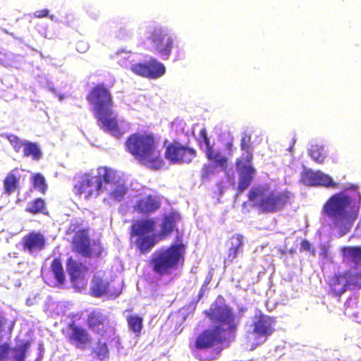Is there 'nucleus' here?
<instances>
[{
	"mask_svg": "<svg viewBox=\"0 0 361 361\" xmlns=\"http://www.w3.org/2000/svg\"><path fill=\"white\" fill-rule=\"evenodd\" d=\"M76 47H77V50L81 53L85 52L87 51V49H88L87 44L82 41L78 42L77 43Z\"/></svg>",
	"mask_w": 361,
	"mask_h": 361,
	"instance_id": "nucleus-45",
	"label": "nucleus"
},
{
	"mask_svg": "<svg viewBox=\"0 0 361 361\" xmlns=\"http://www.w3.org/2000/svg\"><path fill=\"white\" fill-rule=\"evenodd\" d=\"M350 188L357 190V186H355V185H352V186H350Z\"/></svg>",
	"mask_w": 361,
	"mask_h": 361,
	"instance_id": "nucleus-55",
	"label": "nucleus"
},
{
	"mask_svg": "<svg viewBox=\"0 0 361 361\" xmlns=\"http://www.w3.org/2000/svg\"><path fill=\"white\" fill-rule=\"evenodd\" d=\"M6 139L10 142L16 152H18L22 147H23L25 142L21 141L19 137L13 134L6 135Z\"/></svg>",
	"mask_w": 361,
	"mask_h": 361,
	"instance_id": "nucleus-40",
	"label": "nucleus"
},
{
	"mask_svg": "<svg viewBox=\"0 0 361 361\" xmlns=\"http://www.w3.org/2000/svg\"><path fill=\"white\" fill-rule=\"evenodd\" d=\"M23 155L26 157H31L33 160H39L42 157V152L36 143L25 142Z\"/></svg>",
	"mask_w": 361,
	"mask_h": 361,
	"instance_id": "nucleus-31",
	"label": "nucleus"
},
{
	"mask_svg": "<svg viewBox=\"0 0 361 361\" xmlns=\"http://www.w3.org/2000/svg\"><path fill=\"white\" fill-rule=\"evenodd\" d=\"M222 183H223V182H222V181H221V182L218 183H217V186H219V188H220V187H221V186H222Z\"/></svg>",
	"mask_w": 361,
	"mask_h": 361,
	"instance_id": "nucleus-54",
	"label": "nucleus"
},
{
	"mask_svg": "<svg viewBox=\"0 0 361 361\" xmlns=\"http://www.w3.org/2000/svg\"><path fill=\"white\" fill-rule=\"evenodd\" d=\"M44 209V200L40 197H37L29 202L25 211L32 214H37L42 213Z\"/></svg>",
	"mask_w": 361,
	"mask_h": 361,
	"instance_id": "nucleus-37",
	"label": "nucleus"
},
{
	"mask_svg": "<svg viewBox=\"0 0 361 361\" xmlns=\"http://www.w3.org/2000/svg\"><path fill=\"white\" fill-rule=\"evenodd\" d=\"M207 314L211 320L228 325L226 330L229 333L235 331L238 323L235 322L232 310L227 305H215L209 309Z\"/></svg>",
	"mask_w": 361,
	"mask_h": 361,
	"instance_id": "nucleus-14",
	"label": "nucleus"
},
{
	"mask_svg": "<svg viewBox=\"0 0 361 361\" xmlns=\"http://www.w3.org/2000/svg\"><path fill=\"white\" fill-rule=\"evenodd\" d=\"M50 269L59 284L64 283L66 277L61 261L59 258H54L50 266Z\"/></svg>",
	"mask_w": 361,
	"mask_h": 361,
	"instance_id": "nucleus-30",
	"label": "nucleus"
},
{
	"mask_svg": "<svg viewBox=\"0 0 361 361\" xmlns=\"http://www.w3.org/2000/svg\"><path fill=\"white\" fill-rule=\"evenodd\" d=\"M7 324L8 319L3 315L0 314V333L4 331L5 326L7 325Z\"/></svg>",
	"mask_w": 361,
	"mask_h": 361,
	"instance_id": "nucleus-46",
	"label": "nucleus"
},
{
	"mask_svg": "<svg viewBox=\"0 0 361 361\" xmlns=\"http://www.w3.org/2000/svg\"><path fill=\"white\" fill-rule=\"evenodd\" d=\"M224 331L225 329L220 326L204 329L196 338L195 347L197 349H207L221 343L225 339L223 336Z\"/></svg>",
	"mask_w": 361,
	"mask_h": 361,
	"instance_id": "nucleus-15",
	"label": "nucleus"
},
{
	"mask_svg": "<svg viewBox=\"0 0 361 361\" xmlns=\"http://www.w3.org/2000/svg\"><path fill=\"white\" fill-rule=\"evenodd\" d=\"M67 328L68 331L66 338L71 345L81 350H85L90 345L92 337L85 328L76 324L75 322H71Z\"/></svg>",
	"mask_w": 361,
	"mask_h": 361,
	"instance_id": "nucleus-13",
	"label": "nucleus"
},
{
	"mask_svg": "<svg viewBox=\"0 0 361 361\" xmlns=\"http://www.w3.org/2000/svg\"><path fill=\"white\" fill-rule=\"evenodd\" d=\"M293 197V193L288 189L272 190L267 185L253 187L248 192V200L252 203V207L263 214L283 211L292 204Z\"/></svg>",
	"mask_w": 361,
	"mask_h": 361,
	"instance_id": "nucleus-5",
	"label": "nucleus"
},
{
	"mask_svg": "<svg viewBox=\"0 0 361 361\" xmlns=\"http://www.w3.org/2000/svg\"><path fill=\"white\" fill-rule=\"evenodd\" d=\"M182 330H183V328H180V329H179V330H178V331L175 334V335H177V334H180V333L182 331Z\"/></svg>",
	"mask_w": 361,
	"mask_h": 361,
	"instance_id": "nucleus-53",
	"label": "nucleus"
},
{
	"mask_svg": "<svg viewBox=\"0 0 361 361\" xmlns=\"http://www.w3.org/2000/svg\"><path fill=\"white\" fill-rule=\"evenodd\" d=\"M311 158L318 164H323L326 157V154L324 149L322 146L314 145L309 152Z\"/></svg>",
	"mask_w": 361,
	"mask_h": 361,
	"instance_id": "nucleus-38",
	"label": "nucleus"
},
{
	"mask_svg": "<svg viewBox=\"0 0 361 361\" xmlns=\"http://www.w3.org/2000/svg\"><path fill=\"white\" fill-rule=\"evenodd\" d=\"M161 207V197L158 195H148L137 200L133 206L135 212L142 214L153 213Z\"/></svg>",
	"mask_w": 361,
	"mask_h": 361,
	"instance_id": "nucleus-18",
	"label": "nucleus"
},
{
	"mask_svg": "<svg viewBox=\"0 0 361 361\" xmlns=\"http://www.w3.org/2000/svg\"><path fill=\"white\" fill-rule=\"evenodd\" d=\"M185 250L182 235L176 236L175 243L154 252L149 260L152 271L161 276L172 274L178 267L183 266Z\"/></svg>",
	"mask_w": 361,
	"mask_h": 361,
	"instance_id": "nucleus-6",
	"label": "nucleus"
},
{
	"mask_svg": "<svg viewBox=\"0 0 361 361\" xmlns=\"http://www.w3.org/2000/svg\"><path fill=\"white\" fill-rule=\"evenodd\" d=\"M243 235L240 234H235L226 242L227 254L224 259V263H232L236 258L240 249L243 247Z\"/></svg>",
	"mask_w": 361,
	"mask_h": 361,
	"instance_id": "nucleus-21",
	"label": "nucleus"
},
{
	"mask_svg": "<svg viewBox=\"0 0 361 361\" xmlns=\"http://www.w3.org/2000/svg\"><path fill=\"white\" fill-rule=\"evenodd\" d=\"M66 267L72 283H75L80 276L87 270V267L82 262H78L72 257L67 259Z\"/></svg>",
	"mask_w": 361,
	"mask_h": 361,
	"instance_id": "nucleus-25",
	"label": "nucleus"
},
{
	"mask_svg": "<svg viewBox=\"0 0 361 361\" xmlns=\"http://www.w3.org/2000/svg\"><path fill=\"white\" fill-rule=\"evenodd\" d=\"M91 18H94V19H96V18H97V17H96V16H91Z\"/></svg>",
	"mask_w": 361,
	"mask_h": 361,
	"instance_id": "nucleus-56",
	"label": "nucleus"
},
{
	"mask_svg": "<svg viewBox=\"0 0 361 361\" xmlns=\"http://www.w3.org/2000/svg\"><path fill=\"white\" fill-rule=\"evenodd\" d=\"M300 245H301V248L305 250L310 251L311 249V245H310V242L306 239L302 240L301 241Z\"/></svg>",
	"mask_w": 361,
	"mask_h": 361,
	"instance_id": "nucleus-48",
	"label": "nucleus"
},
{
	"mask_svg": "<svg viewBox=\"0 0 361 361\" xmlns=\"http://www.w3.org/2000/svg\"><path fill=\"white\" fill-rule=\"evenodd\" d=\"M91 353L94 357L104 360L109 356V350L106 342L98 339L94 347L91 350Z\"/></svg>",
	"mask_w": 361,
	"mask_h": 361,
	"instance_id": "nucleus-28",
	"label": "nucleus"
},
{
	"mask_svg": "<svg viewBox=\"0 0 361 361\" xmlns=\"http://www.w3.org/2000/svg\"><path fill=\"white\" fill-rule=\"evenodd\" d=\"M13 326H14V322H12L11 325H10V327H9V331H12V329L13 328Z\"/></svg>",
	"mask_w": 361,
	"mask_h": 361,
	"instance_id": "nucleus-52",
	"label": "nucleus"
},
{
	"mask_svg": "<svg viewBox=\"0 0 361 361\" xmlns=\"http://www.w3.org/2000/svg\"><path fill=\"white\" fill-rule=\"evenodd\" d=\"M130 70L135 75L148 78L147 62L132 64Z\"/></svg>",
	"mask_w": 361,
	"mask_h": 361,
	"instance_id": "nucleus-39",
	"label": "nucleus"
},
{
	"mask_svg": "<svg viewBox=\"0 0 361 361\" xmlns=\"http://www.w3.org/2000/svg\"><path fill=\"white\" fill-rule=\"evenodd\" d=\"M30 180L35 190L43 195L47 192L48 185L42 174L39 173H35L31 176Z\"/></svg>",
	"mask_w": 361,
	"mask_h": 361,
	"instance_id": "nucleus-32",
	"label": "nucleus"
},
{
	"mask_svg": "<svg viewBox=\"0 0 361 361\" xmlns=\"http://www.w3.org/2000/svg\"><path fill=\"white\" fill-rule=\"evenodd\" d=\"M351 279L350 271L335 274L329 279L330 292L335 296H341L349 288Z\"/></svg>",
	"mask_w": 361,
	"mask_h": 361,
	"instance_id": "nucleus-17",
	"label": "nucleus"
},
{
	"mask_svg": "<svg viewBox=\"0 0 361 361\" xmlns=\"http://www.w3.org/2000/svg\"><path fill=\"white\" fill-rule=\"evenodd\" d=\"M11 350V348L8 343H0V361H6Z\"/></svg>",
	"mask_w": 361,
	"mask_h": 361,
	"instance_id": "nucleus-42",
	"label": "nucleus"
},
{
	"mask_svg": "<svg viewBox=\"0 0 361 361\" xmlns=\"http://www.w3.org/2000/svg\"><path fill=\"white\" fill-rule=\"evenodd\" d=\"M127 322L129 329L135 334L136 336H140L142 329L143 319L138 315H130L127 317Z\"/></svg>",
	"mask_w": 361,
	"mask_h": 361,
	"instance_id": "nucleus-35",
	"label": "nucleus"
},
{
	"mask_svg": "<svg viewBox=\"0 0 361 361\" xmlns=\"http://www.w3.org/2000/svg\"><path fill=\"white\" fill-rule=\"evenodd\" d=\"M205 154L207 159L214 162L216 166L224 169H226L228 159L220 152L214 150L212 147H209L205 149Z\"/></svg>",
	"mask_w": 361,
	"mask_h": 361,
	"instance_id": "nucleus-27",
	"label": "nucleus"
},
{
	"mask_svg": "<svg viewBox=\"0 0 361 361\" xmlns=\"http://www.w3.org/2000/svg\"><path fill=\"white\" fill-rule=\"evenodd\" d=\"M360 205L353 202L351 197L343 192L331 196L323 205L322 212L338 228H343L341 235L348 233L357 219Z\"/></svg>",
	"mask_w": 361,
	"mask_h": 361,
	"instance_id": "nucleus-4",
	"label": "nucleus"
},
{
	"mask_svg": "<svg viewBox=\"0 0 361 361\" xmlns=\"http://www.w3.org/2000/svg\"><path fill=\"white\" fill-rule=\"evenodd\" d=\"M21 245L24 251L33 253L44 248L45 239L42 233L31 232L23 238Z\"/></svg>",
	"mask_w": 361,
	"mask_h": 361,
	"instance_id": "nucleus-19",
	"label": "nucleus"
},
{
	"mask_svg": "<svg viewBox=\"0 0 361 361\" xmlns=\"http://www.w3.org/2000/svg\"><path fill=\"white\" fill-rule=\"evenodd\" d=\"M73 190L77 195H84L86 199L97 196L102 190L100 182L97 180L95 176L90 173H85L80 176Z\"/></svg>",
	"mask_w": 361,
	"mask_h": 361,
	"instance_id": "nucleus-12",
	"label": "nucleus"
},
{
	"mask_svg": "<svg viewBox=\"0 0 361 361\" xmlns=\"http://www.w3.org/2000/svg\"><path fill=\"white\" fill-rule=\"evenodd\" d=\"M251 140L252 135L250 133L245 131L242 133L240 142L242 154L235 160V166L240 173L238 189L240 191H243L250 185L255 173V169L251 165L253 158Z\"/></svg>",
	"mask_w": 361,
	"mask_h": 361,
	"instance_id": "nucleus-7",
	"label": "nucleus"
},
{
	"mask_svg": "<svg viewBox=\"0 0 361 361\" xmlns=\"http://www.w3.org/2000/svg\"><path fill=\"white\" fill-rule=\"evenodd\" d=\"M152 51L163 59L169 58L172 49L175 47L173 37L161 28H155L149 36Z\"/></svg>",
	"mask_w": 361,
	"mask_h": 361,
	"instance_id": "nucleus-10",
	"label": "nucleus"
},
{
	"mask_svg": "<svg viewBox=\"0 0 361 361\" xmlns=\"http://www.w3.org/2000/svg\"><path fill=\"white\" fill-rule=\"evenodd\" d=\"M197 157V151L188 145L173 140L165 146L164 158L171 164H189Z\"/></svg>",
	"mask_w": 361,
	"mask_h": 361,
	"instance_id": "nucleus-9",
	"label": "nucleus"
},
{
	"mask_svg": "<svg viewBox=\"0 0 361 361\" xmlns=\"http://www.w3.org/2000/svg\"><path fill=\"white\" fill-rule=\"evenodd\" d=\"M341 253L343 262L346 264H353L354 267H357L361 263V246L342 247Z\"/></svg>",
	"mask_w": 361,
	"mask_h": 361,
	"instance_id": "nucleus-22",
	"label": "nucleus"
},
{
	"mask_svg": "<svg viewBox=\"0 0 361 361\" xmlns=\"http://www.w3.org/2000/svg\"><path fill=\"white\" fill-rule=\"evenodd\" d=\"M18 169L11 170L3 180L4 193L11 195L20 188V176Z\"/></svg>",
	"mask_w": 361,
	"mask_h": 361,
	"instance_id": "nucleus-23",
	"label": "nucleus"
},
{
	"mask_svg": "<svg viewBox=\"0 0 361 361\" xmlns=\"http://www.w3.org/2000/svg\"><path fill=\"white\" fill-rule=\"evenodd\" d=\"M148 78L157 79L161 77L166 72L164 64L152 59L147 62Z\"/></svg>",
	"mask_w": 361,
	"mask_h": 361,
	"instance_id": "nucleus-26",
	"label": "nucleus"
},
{
	"mask_svg": "<svg viewBox=\"0 0 361 361\" xmlns=\"http://www.w3.org/2000/svg\"><path fill=\"white\" fill-rule=\"evenodd\" d=\"M350 302H351V300H349L348 301H347V302H345V306H346L345 312V314H348V315L350 314V312L349 311H348V309Z\"/></svg>",
	"mask_w": 361,
	"mask_h": 361,
	"instance_id": "nucleus-50",
	"label": "nucleus"
},
{
	"mask_svg": "<svg viewBox=\"0 0 361 361\" xmlns=\"http://www.w3.org/2000/svg\"><path fill=\"white\" fill-rule=\"evenodd\" d=\"M215 173L214 166L212 164H204L202 169V179L209 180Z\"/></svg>",
	"mask_w": 361,
	"mask_h": 361,
	"instance_id": "nucleus-41",
	"label": "nucleus"
},
{
	"mask_svg": "<svg viewBox=\"0 0 361 361\" xmlns=\"http://www.w3.org/2000/svg\"><path fill=\"white\" fill-rule=\"evenodd\" d=\"M86 99L92 106L94 117L101 123L100 126L114 136L121 137L124 131L118 127L116 117L113 116V98L104 84L94 85L87 94Z\"/></svg>",
	"mask_w": 361,
	"mask_h": 361,
	"instance_id": "nucleus-2",
	"label": "nucleus"
},
{
	"mask_svg": "<svg viewBox=\"0 0 361 361\" xmlns=\"http://www.w3.org/2000/svg\"><path fill=\"white\" fill-rule=\"evenodd\" d=\"M178 219V214L176 213L165 215L157 234L154 233L156 221L154 219L134 220L130 226V240L140 254L147 255L152 250L159 240L166 239L171 235Z\"/></svg>",
	"mask_w": 361,
	"mask_h": 361,
	"instance_id": "nucleus-1",
	"label": "nucleus"
},
{
	"mask_svg": "<svg viewBox=\"0 0 361 361\" xmlns=\"http://www.w3.org/2000/svg\"><path fill=\"white\" fill-rule=\"evenodd\" d=\"M226 147L229 151V153L232 154V152H233V142L232 141L228 142L226 144Z\"/></svg>",
	"mask_w": 361,
	"mask_h": 361,
	"instance_id": "nucleus-49",
	"label": "nucleus"
},
{
	"mask_svg": "<svg viewBox=\"0 0 361 361\" xmlns=\"http://www.w3.org/2000/svg\"><path fill=\"white\" fill-rule=\"evenodd\" d=\"M31 343L30 341L21 343L19 345L15 346L11 348V350L14 353L12 361H25L26 357V353L30 348Z\"/></svg>",
	"mask_w": 361,
	"mask_h": 361,
	"instance_id": "nucleus-33",
	"label": "nucleus"
},
{
	"mask_svg": "<svg viewBox=\"0 0 361 361\" xmlns=\"http://www.w3.org/2000/svg\"><path fill=\"white\" fill-rule=\"evenodd\" d=\"M317 186H323L324 188H338V184L334 182L330 176L323 173L319 170H317Z\"/></svg>",
	"mask_w": 361,
	"mask_h": 361,
	"instance_id": "nucleus-34",
	"label": "nucleus"
},
{
	"mask_svg": "<svg viewBox=\"0 0 361 361\" xmlns=\"http://www.w3.org/2000/svg\"><path fill=\"white\" fill-rule=\"evenodd\" d=\"M275 318L259 313L252 319V333L258 337L267 338L274 331Z\"/></svg>",
	"mask_w": 361,
	"mask_h": 361,
	"instance_id": "nucleus-16",
	"label": "nucleus"
},
{
	"mask_svg": "<svg viewBox=\"0 0 361 361\" xmlns=\"http://www.w3.org/2000/svg\"><path fill=\"white\" fill-rule=\"evenodd\" d=\"M72 245L74 252L87 258L99 257L103 252L100 243L91 240L87 229H81L75 233Z\"/></svg>",
	"mask_w": 361,
	"mask_h": 361,
	"instance_id": "nucleus-8",
	"label": "nucleus"
},
{
	"mask_svg": "<svg viewBox=\"0 0 361 361\" xmlns=\"http://www.w3.org/2000/svg\"><path fill=\"white\" fill-rule=\"evenodd\" d=\"M118 64L124 68H128V66H131L130 55L125 54H118L117 56Z\"/></svg>",
	"mask_w": 361,
	"mask_h": 361,
	"instance_id": "nucleus-43",
	"label": "nucleus"
},
{
	"mask_svg": "<svg viewBox=\"0 0 361 361\" xmlns=\"http://www.w3.org/2000/svg\"><path fill=\"white\" fill-rule=\"evenodd\" d=\"M125 147L140 163L149 169L159 170L166 166L158 142L151 133H135L130 135L125 142Z\"/></svg>",
	"mask_w": 361,
	"mask_h": 361,
	"instance_id": "nucleus-3",
	"label": "nucleus"
},
{
	"mask_svg": "<svg viewBox=\"0 0 361 361\" xmlns=\"http://www.w3.org/2000/svg\"><path fill=\"white\" fill-rule=\"evenodd\" d=\"M111 185L112 188L109 194V197L114 201L122 200L127 192V188L120 181V179Z\"/></svg>",
	"mask_w": 361,
	"mask_h": 361,
	"instance_id": "nucleus-29",
	"label": "nucleus"
},
{
	"mask_svg": "<svg viewBox=\"0 0 361 361\" xmlns=\"http://www.w3.org/2000/svg\"><path fill=\"white\" fill-rule=\"evenodd\" d=\"M109 283L99 274H95L91 280L90 294L94 298H100L108 293Z\"/></svg>",
	"mask_w": 361,
	"mask_h": 361,
	"instance_id": "nucleus-20",
	"label": "nucleus"
},
{
	"mask_svg": "<svg viewBox=\"0 0 361 361\" xmlns=\"http://www.w3.org/2000/svg\"><path fill=\"white\" fill-rule=\"evenodd\" d=\"M317 171L312 169H305L300 175V181L305 185L317 186Z\"/></svg>",
	"mask_w": 361,
	"mask_h": 361,
	"instance_id": "nucleus-36",
	"label": "nucleus"
},
{
	"mask_svg": "<svg viewBox=\"0 0 361 361\" xmlns=\"http://www.w3.org/2000/svg\"><path fill=\"white\" fill-rule=\"evenodd\" d=\"M96 178L101 184V190L102 189V184H113L116 183L119 178L116 170L106 167L99 166L97 169Z\"/></svg>",
	"mask_w": 361,
	"mask_h": 361,
	"instance_id": "nucleus-24",
	"label": "nucleus"
},
{
	"mask_svg": "<svg viewBox=\"0 0 361 361\" xmlns=\"http://www.w3.org/2000/svg\"><path fill=\"white\" fill-rule=\"evenodd\" d=\"M85 324L89 330L94 334L103 336L110 328V319L100 309H93L87 314Z\"/></svg>",
	"mask_w": 361,
	"mask_h": 361,
	"instance_id": "nucleus-11",
	"label": "nucleus"
},
{
	"mask_svg": "<svg viewBox=\"0 0 361 361\" xmlns=\"http://www.w3.org/2000/svg\"><path fill=\"white\" fill-rule=\"evenodd\" d=\"M200 135L201 137H202L203 139V142L206 145V148H208L209 147H212L210 145V142H209V137H207V132H206V130L205 129H202L200 130Z\"/></svg>",
	"mask_w": 361,
	"mask_h": 361,
	"instance_id": "nucleus-44",
	"label": "nucleus"
},
{
	"mask_svg": "<svg viewBox=\"0 0 361 361\" xmlns=\"http://www.w3.org/2000/svg\"><path fill=\"white\" fill-rule=\"evenodd\" d=\"M357 346L361 348V336L357 339Z\"/></svg>",
	"mask_w": 361,
	"mask_h": 361,
	"instance_id": "nucleus-51",
	"label": "nucleus"
},
{
	"mask_svg": "<svg viewBox=\"0 0 361 361\" xmlns=\"http://www.w3.org/2000/svg\"><path fill=\"white\" fill-rule=\"evenodd\" d=\"M49 11L48 9H43V10L37 11L35 13V16L37 18H44V17H47L49 15Z\"/></svg>",
	"mask_w": 361,
	"mask_h": 361,
	"instance_id": "nucleus-47",
	"label": "nucleus"
}]
</instances>
